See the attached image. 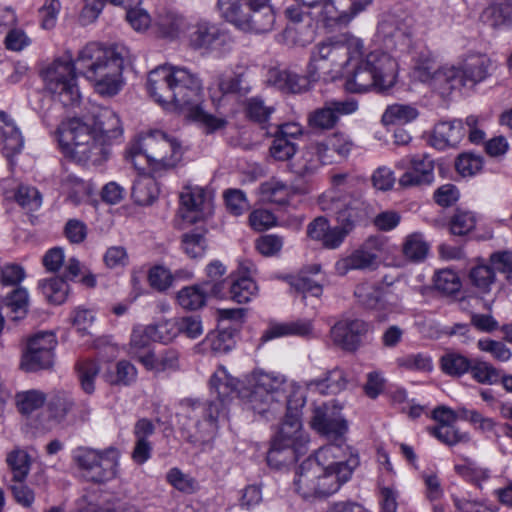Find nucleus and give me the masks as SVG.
I'll return each mask as SVG.
<instances>
[{"mask_svg":"<svg viewBox=\"0 0 512 512\" xmlns=\"http://www.w3.org/2000/svg\"><path fill=\"white\" fill-rule=\"evenodd\" d=\"M312 426L333 442L319 448L296 471L295 491L306 500L326 498L336 493L351 479L360 463L358 455L350 451L343 439L347 422L340 415V408L328 404L317 407Z\"/></svg>","mask_w":512,"mask_h":512,"instance_id":"f257e3e1","label":"nucleus"},{"mask_svg":"<svg viewBox=\"0 0 512 512\" xmlns=\"http://www.w3.org/2000/svg\"><path fill=\"white\" fill-rule=\"evenodd\" d=\"M63 152L77 162H98L110 154L109 146L121 137L118 115L107 107H93L82 117L64 121L58 129Z\"/></svg>","mask_w":512,"mask_h":512,"instance_id":"f03ea898","label":"nucleus"},{"mask_svg":"<svg viewBox=\"0 0 512 512\" xmlns=\"http://www.w3.org/2000/svg\"><path fill=\"white\" fill-rule=\"evenodd\" d=\"M146 86L149 95L165 109H187L194 120L204 125L206 133H213L227 124L225 119L217 118L202 109V81L196 73L185 67L158 66L149 72Z\"/></svg>","mask_w":512,"mask_h":512,"instance_id":"7ed1b4c3","label":"nucleus"},{"mask_svg":"<svg viewBox=\"0 0 512 512\" xmlns=\"http://www.w3.org/2000/svg\"><path fill=\"white\" fill-rule=\"evenodd\" d=\"M209 384L210 389L217 395L216 400L200 402L184 399L180 403V429L183 437L194 445H204L215 438L218 432V417L227 398L234 391L232 384L227 380L225 369L214 373Z\"/></svg>","mask_w":512,"mask_h":512,"instance_id":"20e7f679","label":"nucleus"},{"mask_svg":"<svg viewBox=\"0 0 512 512\" xmlns=\"http://www.w3.org/2000/svg\"><path fill=\"white\" fill-rule=\"evenodd\" d=\"M128 59L129 50L123 45L92 42L80 50L76 63L98 94L111 97L123 86L122 71Z\"/></svg>","mask_w":512,"mask_h":512,"instance_id":"39448f33","label":"nucleus"},{"mask_svg":"<svg viewBox=\"0 0 512 512\" xmlns=\"http://www.w3.org/2000/svg\"><path fill=\"white\" fill-rule=\"evenodd\" d=\"M244 405L254 413L264 415L281 402L286 403V414H297L300 418L301 409L306 399L299 386L288 382L282 375L260 373L253 386L242 392Z\"/></svg>","mask_w":512,"mask_h":512,"instance_id":"423d86ee","label":"nucleus"},{"mask_svg":"<svg viewBox=\"0 0 512 512\" xmlns=\"http://www.w3.org/2000/svg\"><path fill=\"white\" fill-rule=\"evenodd\" d=\"M182 155L180 143L159 130L139 136L126 151V159L135 169L144 171L147 166L152 174H161L174 168Z\"/></svg>","mask_w":512,"mask_h":512,"instance_id":"0eeeda50","label":"nucleus"},{"mask_svg":"<svg viewBox=\"0 0 512 512\" xmlns=\"http://www.w3.org/2000/svg\"><path fill=\"white\" fill-rule=\"evenodd\" d=\"M490 61L485 57H476L467 61L462 68L450 67L438 70L435 62L426 57L418 58V81L429 82L430 86L441 94L466 85H475L489 75Z\"/></svg>","mask_w":512,"mask_h":512,"instance_id":"6e6552de","label":"nucleus"},{"mask_svg":"<svg viewBox=\"0 0 512 512\" xmlns=\"http://www.w3.org/2000/svg\"><path fill=\"white\" fill-rule=\"evenodd\" d=\"M396 66L388 54L371 52L346 77L344 88L349 93H365L372 87L389 89L395 83Z\"/></svg>","mask_w":512,"mask_h":512,"instance_id":"1a4fd4ad","label":"nucleus"},{"mask_svg":"<svg viewBox=\"0 0 512 512\" xmlns=\"http://www.w3.org/2000/svg\"><path fill=\"white\" fill-rule=\"evenodd\" d=\"M120 451L113 446L97 450L78 448L74 461L85 472V476L95 483H105L118 475Z\"/></svg>","mask_w":512,"mask_h":512,"instance_id":"9d476101","label":"nucleus"},{"mask_svg":"<svg viewBox=\"0 0 512 512\" xmlns=\"http://www.w3.org/2000/svg\"><path fill=\"white\" fill-rule=\"evenodd\" d=\"M44 81L54 100L64 107L74 106L80 101L75 65L71 57L55 60L44 72Z\"/></svg>","mask_w":512,"mask_h":512,"instance_id":"9b49d317","label":"nucleus"},{"mask_svg":"<svg viewBox=\"0 0 512 512\" xmlns=\"http://www.w3.org/2000/svg\"><path fill=\"white\" fill-rule=\"evenodd\" d=\"M57 339L53 332H38L29 338L21 359V368L26 372L49 369L54 363Z\"/></svg>","mask_w":512,"mask_h":512,"instance_id":"f8f14e48","label":"nucleus"},{"mask_svg":"<svg viewBox=\"0 0 512 512\" xmlns=\"http://www.w3.org/2000/svg\"><path fill=\"white\" fill-rule=\"evenodd\" d=\"M370 324L361 319L341 318L330 329L333 344L344 351L355 352L362 345Z\"/></svg>","mask_w":512,"mask_h":512,"instance_id":"ddd939ff","label":"nucleus"},{"mask_svg":"<svg viewBox=\"0 0 512 512\" xmlns=\"http://www.w3.org/2000/svg\"><path fill=\"white\" fill-rule=\"evenodd\" d=\"M268 134L273 137L269 152L276 161H288L296 154L295 141L302 136L300 125L292 122L275 125Z\"/></svg>","mask_w":512,"mask_h":512,"instance_id":"4468645a","label":"nucleus"},{"mask_svg":"<svg viewBox=\"0 0 512 512\" xmlns=\"http://www.w3.org/2000/svg\"><path fill=\"white\" fill-rule=\"evenodd\" d=\"M373 0H327L322 24L325 27L347 25Z\"/></svg>","mask_w":512,"mask_h":512,"instance_id":"2eb2a0df","label":"nucleus"},{"mask_svg":"<svg viewBox=\"0 0 512 512\" xmlns=\"http://www.w3.org/2000/svg\"><path fill=\"white\" fill-rule=\"evenodd\" d=\"M381 243L378 238L370 237L360 248L353 251L349 256L338 260L335 264L336 271L345 275L350 270L374 269L377 266V254L373 248L379 249Z\"/></svg>","mask_w":512,"mask_h":512,"instance_id":"dca6fc26","label":"nucleus"},{"mask_svg":"<svg viewBox=\"0 0 512 512\" xmlns=\"http://www.w3.org/2000/svg\"><path fill=\"white\" fill-rule=\"evenodd\" d=\"M180 214L184 221L194 224L202 220L210 210V200L203 188L186 186L180 193Z\"/></svg>","mask_w":512,"mask_h":512,"instance_id":"f3484780","label":"nucleus"},{"mask_svg":"<svg viewBox=\"0 0 512 512\" xmlns=\"http://www.w3.org/2000/svg\"><path fill=\"white\" fill-rule=\"evenodd\" d=\"M354 295L364 308L376 311L379 320H385L386 315L393 311L387 294L380 286L371 283L359 284L355 288Z\"/></svg>","mask_w":512,"mask_h":512,"instance_id":"a211bd4d","label":"nucleus"},{"mask_svg":"<svg viewBox=\"0 0 512 512\" xmlns=\"http://www.w3.org/2000/svg\"><path fill=\"white\" fill-rule=\"evenodd\" d=\"M467 131L462 120L440 121L429 136L431 145L439 150L456 147L464 138Z\"/></svg>","mask_w":512,"mask_h":512,"instance_id":"6ab92c4d","label":"nucleus"},{"mask_svg":"<svg viewBox=\"0 0 512 512\" xmlns=\"http://www.w3.org/2000/svg\"><path fill=\"white\" fill-rule=\"evenodd\" d=\"M272 441H278L282 447H288L296 452H301L308 442L307 436L302 430V424L297 414H286L285 418Z\"/></svg>","mask_w":512,"mask_h":512,"instance_id":"aec40b11","label":"nucleus"},{"mask_svg":"<svg viewBox=\"0 0 512 512\" xmlns=\"http://www.w3.org/2000/svg\"><path fill=\"white\" fill-rule=\"evenodd\" d=\"M138 362L156 374L174 372L180 368V353L173 348H166L157 353L148 350L147 353L139 355Z\"/></svg>","mask_w":512,"mask_h":512,"instance_id":"412c9836","label":"nucleus"},{"mask_svg":"<svg viewBox=\"0 0 512 512\" xmlns=\"http://www.w3.org/2000/svg\"><path fill=\"white\" fill-rule=\"evenodd\" d=\"M225 35L213 23L200 20L189 28L188 39L194 49H211L224 42Z\"/></svg>","mask_w":512,"mask_h":512,"instance_id":"4be33fe9","label":"nucleus"},{"mask_svg":"<svg viewBox=\"0 0 512 512\" xmlns=\"http://www.w3.org/2000/svg\"><path fill=\"white\" fill-rule=\"evenodd\" d=\"M371 215V207L365 201L349 198L345 207L337 213L335 220L339 227L350 234L356 225L367 220Z\"/></svg>","mask_w":512,"mask_h":512,"instance_id":"5701e85b","label":"nucleus"},{"mask_svg":"<svg viewBox=\"0 0 512 512\" xmlns=\"http://www.w3.org/2000/svg\"><path fill=\"white\" fill-rule=\"evenodd\" d=\"M349 383L347 372L339 367L327 371L323 377L311 379L306 382L309 390L323 395L337 394L347 388Z\"/></svg>","mask_w":512,"mask_h":512,"instance_id":"b1692460","label":"nucleus"},{"mask_svg":"<svg viewBox=\"0 0 512 512\" xmlns=\"http://www.w3.org/2000/svg\"><path fill=\"white\" fill-rule=\"evenodd\" d=\"M354 147L349 136L341 132L329 135L325 140L314 144V150L325 162L331 163L336 154L340 158H346Z\"/></svg>","mask_w":512,"mask_h":512,"instance_id":"393cba45","label":"nucleus"},{"mask_svg":"<svg viewBox=\"0 0 512 512\" xmlns=\"http://www.w3.org/2000/svg\"><path fill=\"white\" fill-rule=\"evenodd\" d=\"M0 122L4 124L0 127V146L4 155L11 158L21 152L24 145L23 137L14 120L3 110H0Z\"/></svg>","mask_w":512,"mask_h":512,"instance_id":"a878e982","label":"nucleus"},{"mask_svg":"<svg viewBox=\"0 0 512 512\" xmlns=\"http://www.w3.org/2000/svg\"><path fill=\"white\" fill-rule=\"evenodd\" d=\"M323 277L321 275V266L313 264L293 277L290 284L298 292L304 296L310 294L314 297H319L322 294Z\"/></svg>","mask_w":512,"mask_h":512,"instance_id":"bb28decb","label":"nucleus"},{"mask_svg":"<svg viewBox=\"0 0 512 512\" xmlns=\"http://www.w3.org/2000/svg\"><path fill=\"white\" fill-rule=\"evenodd\" d=\"M236 341L228 330L209 333L202 342L195 346L197 353L211 352L214 355H222L234 349Z\"/></svg>","mask_w":512,"mask_h":512,"instance_id":"cd10ccee","label":"nucleus"},{"mask_svg":"<svg viewBox=\"0 0 512 512\" xmlns=\"http://www.w3.org/2000/svg\"><path fill=\"white\" fill-rule=\"evenodd\" d=\"M155 28L159 37L175 40L189 28V25L183 16L168 11L158 15Z\"/></svg>","mask_w":512,"mask_h":512,"instance_id":"c85d7f7f","label":"nucleus"},{"mask_svg":"<svg viewBox=\"0 0 512 512\" xmlns=\"http://www.w3.org/2000/svg\"><path fill=\"white\" fill-rule=\"evenodd\" d=\"M159 174L141 176L135 180L132 186V198L138 205H150L158 197L159 188L155 180Z\"/></svg>","mask_w":512,"mask_h":512,"instance_id":"c756f323","label":"nucleus"},{"mask_svg":"<svg viewBox=\"0 0 512 512\" xmlns=\"http://www.w3.org/2000/svg\"><path fill=\"white\" fill-rule=\"evenodd\" d=\"M275 106L268 103L260 96H254L246 99L244 103V112L246 117L260 125L268 123L271 115L275 112Z\"/></svg>","mask_w":512,"mask_h":512,"instance_id":"7c9ffc66","label":"nucleus"},{"mask_svg":"<svg viewBox=\"0 0 512 512\" xmlns=\"http://www.w3.org/2000/svg\"><path fill=\"white\" fill-rule=\"evenodd\" d=\"M226 273V267L219 260H214L206 266V276L202 285L210 291V295L224 298L226 280L222 279Z\"/></svg>","mask_w":512,"mask_h":512,"instance_id":"2f4dec72","label":"nucleus"},{"mask_svg":"<svg viewBox=\"0 0 512 512\" xmlns=\"http://www.w3.org/2000/svg\"><path fill=\"white\" fill-rule=\"evenodd\" d=\"M482 18L494 29L509 27L512 25V5L509 3L490 5L483 11Z\"/></svg>","mask_w":512,"mask_h":512,"instance_id":"473e14b6","label":"nucleus"},{"mask_svg":"<svg viewBox=\"0 0 512 512\" xmlns=\"http://www.w3.org/2000/svg\"><path fill=\"white\" fill-rule=\"evenodd\" d=\"M38 288L50 303L57 305L65 302L69 291V285L63 277L43 279L39 281Z\"/></svg>","mask_w":512,"mask_h":512,"instance_id":"72a5a7b5","label":"nucleus"},{"mask_svg":"<svg viewBox=\"0 0 512 512\" xmlns=\"http://www.w3.org/2000/svg\"><path fill=\"white\" fill-rule=\"evenodd\" d=\"M210 291L201 285H192L182 288L177 294L179 305L187 310H197L206 303Z\"/></svg>","mask_w":512,"mask_h":512,"instance_id":"f704fd0d","label":"nucleus"},{"mask_svg":"<svg viewBox=\"0 0 512 512\" xmlns=\"http://www.w3.org/2000/svg\"><path fill=\"white\" fill-rule=\"evenodd\" d=\"M260 191L265 200L278 205L287 204L292 195L291 186L275 178L262 183Z\"/></svg>","mask_w":512,"mask_h":512,"instance_id":"c9c22d12","label":"nucleus"},{"mask_svg":"<svg viewBox=\"0 0 512 512\" xmlns=\"http://www.w3.org/2000/svg\"><path fill=\"white\" fill-rule=\"evenodd\" d=\"M426 429L431 436L448 446L467 443L470 440L469 434L455 425H435L428 426Z\"/></svg>","mask_w":512,"mask_h":512,"instance_id":"e433bc0d","label":"nucleus"},{"mask_svg":"<svg viewBox=\"0 0 512 512\" xmlns=\"http://www.w3.org/2000/svg\"><path fill=\"white\" fill-rule=\"evenodd\" d=\"M339 43L338 36L328 38L314 47L311 56L317 57L318 60H329L331 63L339 62L346 64L344 60V47Z\"/></svg>","mask_w":512,"mask_h":512,"instance_id":"4c0bfd02","label":"nucleus"},{"mask_svg":"<svg viewBox=\"0 0 512 512\" xmlns=\"http://www.w3.org/2000/svg\"><path fill=\"white\" fill-rule=\"evenodd\" d=\"M75 401L73 397L65 391L53 393L48 401V411L50 416L58 422L63 421L73 412Z\"/></svg>","mask_w":512,"mask_h":512,"instance_id":"58836bf2","label":"nucleus"},{"mask_svg":"<svg viewBox=\"0 0 512 512\" xmlns=\"http://www.w3.org/2000/svg\"><path fill=\"white\" fill-rule=\"evenodd\" d=\"M477 224V216L473 211L457 208L449 219V230L456 236H465L472 232Z\"/></svg>","mask_w":512,"mask_h":512,"instance_id":"ea45409f","label":"nucleus"},{"mask_svg":"<svg viewBox=\"0 0 512 512\" xmlns=\"http://www.w3.org/2000/svg\"><path fill=\"white\" fill-rule=\"evenodd\" d=\"M327 163L316 153L314 144H312L303 152L301 158L292 165V171L301 178H307L314 175L322 164Z\"/></svg>","mask_w":512,"mask_h":512,"instance_id":"a19ab883","label":"nucleus"},{"mask_svg":"<svg viewBox=\"0 0 512 512\" xmlns=\"http://www.w3.org/2000/svg\"><path fill=\"white\" fill-rule=\"evenodd\" d=\"M256 292L257 285L251 277L242 276L229 282L230 298L239 304L249 302Z\"/></svg>","mask_w":512,"mask_h":512,"instance_id":"79ce46f5","label":"nucleus"},{"mask_svg":"<svg viewBox=\"0 0 512 512\" xmlns=\"http://www.w3.org/2000/svg\"><path fill=\"white\" fill-rule=\"evenodd\" d=\"M416 119V109L411 105L393 104L389 105L382 117L381 122L384 126L394 124H406Z\"/></svg>","mask_w":512,"mask_h":512,"instance_id":"37998d69","label":"nucleus"},{"mask_svg":"<svg viewBox=\"0 0 512 512\" xmlns=\"http://www.w3.org/2000/svg\"><path fill=\"white\" fill-rule=\"evenodd\" d=\"M28 303L27 290L22 287L14 289L5 300L7 315L15 321L24 318L28 310Z\"/></svg>","mask_w":512,"mask_h":512,"instance_id":"c03bdc74","label":"nucleus"},{"mask_svg":"<svg viewBox=\"0 0 512 512\" xmlns=\"http://www.w3.org/2000/svg\"><path fill=\"white\" fill-rule=\"evenodd\" d=\"M469 280L478 293L488 294L495 283L496 276L491 266L480 264L470 270Z\"/></svg>","mask_w":512,"mask_h":512,"instance_id":"a18cd8bd","label":"nucleus"},{"mask_svg":"<svg viewBox=\"0 0 512 512\" xmlns=\"http://www.w3.org/2000/svg\"><path fill=\"white\" fill-rule=\"evenodd\" d=\"M157 341L150 325L139 326L133 329L130 339L129 353L138 361L139 355L147 353L151 342Z\"/></svg>","mask_w":512,"mask_h":512,"instance_id":"49530a36","label":"nucleus"},{"mask_svg":"<svg viewBox=\"0 0 512 512\" xmlns=\"http://www.w3.org/2000/svg\"><path fill=\"white\" fill-rule=\"evenodd\" d=\"M344 65L339 62L331 63L329 60H318L317 57L311 56L307 73L313 82L320 79L326 81L329 78L333 79L335 77L334 73H339Z\"/></svg>","mask_w":512,"mask_h":512,"instance_id":"de8ad7c7","label":"nucleus"},{"mask_svg":"<svg viewBox=\"0 0 512 512\" xmlns=\"http://www.w3.org/2000/svg\"><path fill=\"white\" fill-rule=\"evenodd\" d=\"M472 367V361L466 356L449 352L441 358V368L443 372L450 376H461Z\"/></svg>","mask_w":512,"mask_h":512,"instance_id":"09e8293b","label":"nucleus"},{"mask_svg":"<svg viewBox=\"0 0 512 512\" xmlns=\"http://www.w3.org/2000/svg\"><path fill=\"white\" fill-rule=\"evenodd\" d=\"M216 86L223 95L238 94L244 96L251 91L250 85L245 81L242 74L233 76L220 75L216 80Z\"/></svg>","mask_w":512,"mask_h":512,"instance_id":"8fccbe9b","label":"nucleus"},{"mask_svg":"<svg viewBox=\"0 0 512 512\" xmlns=\"http://www.w3.org/2000/svg\"><path fill=\"white\" fill-rule=\"evenodd\" d=\"M182 249L192 258L202 257L207 249V240L204 232L192 231L182 235Z\"/></svg>","mask_w":512,"mask_h":512,"instance_id":"3c124183","label":"nucleus"},{"mask_svg":"<svg viewBox=\"0 0 512 512\" xmlns=\"http://www.w3.org/2000/svg\"><path fill=\"white\" fill-rule=\"evenodd\" d=\"M298 452L288 447H282L278 441H272L271 447L267 453V463L269 466L280 469L296 459Z\"/></svg>","mask_w":512,"mask_h":512,"instance_id":"603ef678","label":"nucleus"},{"mask_svg":"<svg viewBox=\"0 0 512 512\" xmlns=\"http://www.w3.org/2000/svg\"><path fill=\"white\" fill-rule=\"evenodd\" d=\"M7 464L12 470L15 482L24 481L30 469L28 454L23 450H13L7 456Z\"/></svg>","mask_w":512,"mask_h":512,"instance_id":"864d4df0","label":"nucleus"},{"mask_svg":"<svg viewBox=\"0 0 512 512\" xmlns=\"http://www.w3.org/2000/svg\"><path fill=\"white\" fill-rule=\"evenodd\" d=\"M309 126L313 129L329 130L337 125L335 114L327 104L311 112L308 117Z\"/></svg>","mask_w":512,"mask_h":512,"instance_id":"5fc2aeb1","label":"nucleus"},{"mask_svg":"<svg viewBox=\"0 0 512 512\" xmlns=\"http://www.w3.org/2000/svg\"><path fill=\"white\" fill-rule=\"evenodd\" d=\"M45 395L38 390L20 392L16 395V405L22 414H30L45 403Z\"/></svg>","mask_w":512,"mask_h":512,"instance_id":"6e6d98bb","label":"nucleus"},{"mask_svg":"<svg viewBox=\"0 0 512 512\" xmlns=\"http://www.w3.org/2000/svg\"><path fill=\"white\" fill-rule=\"evenodd\" d=\"M79 380L81 382L82 389L87 394L94 392V380L99 373V366L93 360H83L77 364Z\"/></svg>","mask_w":512,"mask_h":512,"instance_id":"4d7b16f0","label":"nucleus"},{"mask_svg":"<svg viewBox=\"0 0 512 512\" xmlns=\"http://www.w3.org/2000/svg\"><path fill=\"white\" fill-rule=\"evenodd\" d=\"M348 199L347 196L341 195L339 191L330 190L319 196L318 205L321 211L336 216L342 207H345Z\"/></svg>","mask_w":512,"mask_h":512,"instance_id":"13d9d810","label":"nucleus"},{"mask_svg":"<svg viewBox=\"0 0 512 512\" xmlns=\"http://www.w3.org/2000/svg\"><path fill=\"white\" fill-rule=\"evenodd\" d=\"M15 199L19 205L29 210H37L42 204V195L31 186L21 185L15 194Z\"/></svg>","mask_w":512,"mask_h":512,"instance_id":"bf43d9fd","label":"nucleus"},{"mask_svg":"<svg viewBox=\"0 0 512 512\" xmlns=\"http://www.w3.org/2000/svg\"><path fill=\"white\" fill-rule=\"evenodd\" d=\"M137 378L136 367L127 360H120L115 366V374L110 376L109 382L116 385H130Z\"/></svg>","mask_w":512,"mask_h":512,"instance_id":"052dcab7","label":"nucleus"},{"mask_svg":"<svg viewBox=\"0 0 512 512\" xmlns=\"http://www.w3.org/2000/svg\"><path fill=\"white\" fill-rule=\"evenodd\" d=\"M434 286L438 291L446 294H454L459 291L461 284L456 273L445 269L439 271L434 276Z\"/></svg>","mask_w":512,"mask_h":512,"instance_id":"680f3d73","label":"nucleus"},{"mask_svg":"<svg viewBox=\"0 0 512 512\" xmlns=\"http://www.w3.org/2000/svg\"><path fill=\"white\" fill-rule=\"evenodd\" d=\"M472 377L483 384H493L500 379L499 371L487 362H472V367L469 369Z\"/></svg>","mask_w":512,"mask_h":512,"instance_id":"e2e57ef3","label":"nucleus"},{"mask_svg":"<svg viewBox=\"0 0 512 512\" xmlns=\"http://www.w3.org/2000/svg\"><path fill=\"white\" fill-rule=\"evenodd\" d=\"M478 348L483 352L491 354L495 360L500 362H506L512 356L510 349L503 342L489 338L480 339L478 341Z\"/></svg>","mask_w":512,"mask_h":512,"instance_id":"0e129e2a","label":"nucleus"},{"mask_svg":"<svg viewBox=\"0 0 512 512\" xmlns=\"http://www.w3.org/2000/svg\"><path fill=\"white\" fill-rule=\"evenodd\" d=\"M166 481L183 493H192L195 490V481L189 475L183 473L179 468H171L166 474Z\"/></svg>","mask_w":512,"mask_h":512,"instance_id":"69168bd1","label":"nucleus"},{"mask_svg":"<svg viewBox=\"0 0 512 512\" xmlns=\"http://www.w3.org/2000/svg\"><path fill=\"white\" fill-rule=\"evenodd\" d=\"M224 197L228 211L235 216L243 214L249 208L245 194L241 190L230 189L225 192Z\"/></svg>","mask_w":512,"mask_h":512,"instance_id":"338daca9","label":"nucleus"},{"mask_svg":"<svg viewBox=\"0 0 512 512\" xmlns=\"http://www.w3.org/2000/svg\"><path fill=\"white\" fill-rule=\"evenodd\" d=\"M173 278L174 276L171 272L163 266L151 268L148 274V281L151 287L158 291L168 289L172 284Z\"/></svg>","mask_w":512,"mask_h":512,"instance_id":"774afa93","label":"nucleus"}]
</instances>
